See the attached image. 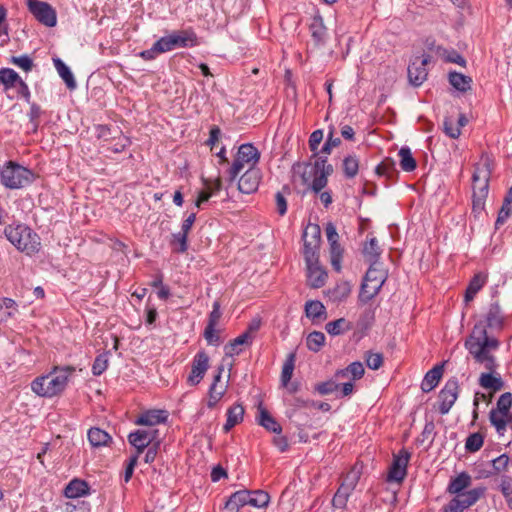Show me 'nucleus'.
<instances>
[{
  "label": "nucleus",
  "instance_id": "1",
  "mask_svg": "<svg viewBox=\"0 0 512 512\" xmlns=\"http://www.w3.org/2000/svg\"><path fill=\"white\" fill-rule=\"evenodd\" d=\"M499 345V341L494 337H489L486 328L482 325H475L472 334L464 343L474 361L487 371H495L498 367L492 352L496 351Z\"/></svg>",
  "mask_w": 512,
  "mask_h": 512
},
{
  "label": "nucleus",
  "instance_id": "2",
  "mask_svg": "<svg viewBox=\"0 0 512 512\" xmlns=\"http://www.w3.org/2000/svg\"><path fill=\"white\" fill-rule=\"evenodd\" d=\"M74 372L75 368L73 366H55L48 375L33 380L31 389L41 397H54L64 391L69 377Z\"/></svg>",
  "mask_w": 512,
  "mask_h": 512
},
{
  "label": "nucleus",
  "instance_id": "3",
  "mask_svg": "<svg viewBox=\"0 0 512 512\" xmlns=\"http://www.w3.org/2000/svg\"><path fill=\"white\" fill-rule=\"evenodd\" d=\"M4 234L11 244L28 255L39 250L40 239L38 235L26 225H8L4 230Z\"/></svg>",
  "mask_w": 512,
  "mask_h": 512
},
{
  "label": "nucleus",
  "instance_id": "4",
  "mask_svg": "<svg viewBox=\"0 0 512 512\" xmlns=\"http://www.w3.org/2000/svg\"><path fill=\"white\" fill-rule=\"evenodd\" d=\"M387 279V272L382 266L370 265L361 284L358 300L366 304L378 295Z\"/></svg>",
  "mask_w": 512,
  "mask_h": 512
},
{
  "label": "nucleus",
  "instance_id": "5",
  "mask_svg": "<svg viewBox=\"0 0 512 512\" xmlns=\"http://www.w3.org/2000/svg\"><path fill=\"white\" fill-rule=\"evenodd\" d=\"M260 152L251 143L242 144L237 151L236 157L228 169L229 182L235 181L239 173L247 167V169H255L259 162Z\"/></svg>",
  "mask_w": 512,
  "mask_h": 512
},
{
  "label": "nucleus",
  "instance_id": "6",
  "mask_svg": "<svg viewBox=\"0 0 512 512\" xmlns=\"http://www.w3.org/2000/svg\"><path fill=\"white\" fill-rule=\"evenodd\" d=\"M34 179V174L27 168L12 161L7 162L0 170L1 183L9 189H20L29 185Z\"/></svg>",
  "mask_w": 512,
  "mask_h": 512
},
{
  "label": "nucleus",
  "instance_id": "7",
  "mask_svg": "<svg viewBox=\"0 0 512 512\" xmlns=\"http://www.w3.org/2000/svg\"><path fill=\"white\" fill-rule=\"evenodd\" d=\"M490 171L486 166L475 168L473 181V210H483L489 190Z\"/></svg>",
  "mask_w": 512,
  "mask_h": 512
},
{
  "label": "nucleus",
  "instance_id": "8",
  "mask_svg": "<svg viewBox=\"0 0 512 512\" xmlns=\"http://www.w3.org/2000/svg\"><path fill=\"white\" fill-rule=\"evenodd\" d=\"M158 42L163 53L176 48L194 47L198 44L197 35L191 29L173 32L161 37Z\"/></svg>",
  "mask_w": 512,
  "mask_h": 512
},
{
  "label": "nucleus",
  "instance_id": "9",
  "mask_svg": "<svg viewBox=\"0 0 512 512\" xmlns=\"http://www.w3.org/2000/svg\"><path fill=\"white\" fill-rule=\"evenodd\" d=\"M315 157V162L310 164V169L313 170V180L310 184V190L318 194L326 187L328 177L333 173L334 169L331 164H328L326 156L317 155Z\"/></svg>",
  "mask_w": 512,
  "mask_h": 512
},
{
  "label": "nucleus",
  "instance_id": "10",
  "mask_svg": "<svg viewBox=\"0 0 512 512\" xmlns=\"http://www.w3.org/2000/svg\"><path fill=\"white\" fill-rule=\"evenodd\" d=\"M28 8L32 15L43 25L54 27L57 23L56 11L47 2L28 0Z\"/></svg>",
  "mask_w": 512,
  "mask_h": 512
},
{
  "label": "nucleus",
  "instance_id": "11",
  "mask_svg": "<svg viewBox=\"0 0 512 512\" xmlns=\"http://www.w3.org/2000/svg\"><path fill=\"white\" fill-rule=\"evenodd\" d=\"M459 394V383L456 378H451L447 380L444 387L439 392L438 400H439V412L442 415L447 414L455 401L458 398Z\"/></svg>",
  "mask_w": 512,
  "mask_h": 512
},
{
  "label": "nucleus",
  "instance_id": "12",
  "mask_svg": "<svg viewBox=\"0 0 512 512\" xmlns=\"http://www.w3.org/2000/svg\"><path fill=\"white\" fill-rule=\"evenodd\" d=\"M409 459L410 453L404 449H402L398 455H394L387 481L401 483L407 475Z\"/></svg>",
  "mask_w": 512,
  "mask_h": 512
},
{
  "label": "nucleus",
  "instance_id": "13",
  "mask_svg": "<svg viewBox=\"0 0 512 512\" xmlns=\"http://www.w3.org/2000/svg\"><path fill=\"white\" fill-rule=\"evenodd\" d=\"M209 367V357L206 352H198L192 361L191 372L187 382L191 386L197 385L204 377Z\"/></svg>",
  "mask_w": 512,
  "mask_h": 512
},
{
  "label": "nucleus",
  "instance_id": "14",
  "mask_svg": "<svg viewBox=\"0 0 512 512\" xmlns=\"http://www.w3.org/2000/svg\"><path fill=\"white\" fill-rule=\"evenodd\" d=\"M430 55H423L420 59L417 57L408 66V78L414 86H420L427 78L428 71L426 65L430 62Z\"/></svg>",
  "mask_w": 512,
  "mask_h": 512
},
{
  "label": "nucleus",
  "instance_id": "15",
  "mask_svg": "<svg viewBox=\"0 0 512 512\" xmlns=\"http://www.w3.org/2000/svg\"><path fill=\"white\" fill-rule=\"evenodd\" d=\"M261 173L258 168L247 169L238 181V189L244 194H250L258 189Z\"/></svg>",
  "mask_w": 512,
  "mask_h": 512
},
{
  "label": "nucleus",
  "instance_id": "16",
  "mask_svg": "<svg viewBox=\"0 0 512 512\" xmlns=\"http://www.w3.org/2000/svg\"><path fill=\"white\" fill-rule=\"evenodd\" d=\"M362 253L365 260L369 262L370 265L382 266V263L379 261L382 250L376 237L372 235L367 236V240L363 245Z\"/></svg>",
  "mask_w": 512,
  "mask_h": 512
},
{
  "label": "nucleus",
  "instance_id": "17",
  "mask_svg": "<svg viewBox=\"0 0 512 512\" xmlns=\"http://www.w3.org/2000/svg\"><path fill=\"white\" fill-rule=\"evenodd\" d=\"M489 420L499 435H503L508 424L512 423V413L492 408L489 412Z\"/></svg>",
  "mask_w": 512,
  "mask_h": 512
},
{
  "label": "nucleus",
  "instance_id": "18",
  "mask_svg": "<svg viewBox=\"0 0 512 512\" xmlns=\"http://www.w3.org/2000/svg\"><path fill=\"white\" fill-rule=\"evenodd\" d=\"M307 278L312 288H320L325 285L327 272L321 267L320 262L317 264H306Z\"/></svg>",
  "mask_w": 512,
  "mask_h": 512
},
{
  "label": "nucleus",
  "instance_id": "19",
  "mask_svg": "<svg viewBox=\"0 0 512 512\" xmlns=\"http://www.w3.org/2000/svg\"><path fill=\"white\" fill-rule=\"evenodd\" d=\"M167 412L164 410H149L142 413L135 421L138 425L154 427L167 420Z\"/></svg>",
  "mask_w": 512,
  "mask_h": 512
},
{
  "label": "nucleus",
  "instance_id": "20",
  "mask_svg": "<svg viewBox=\"0 0 512 512\" xmlns=\"http://www.w3.org/2000/svg\"><path fill=\"white\" fill-rule=\"evenodd\" d=\"M479 385L484 389L498 392L503 389L504 381L502 380L499 373L495 371H487L482 373L479 377Z\"/></svg>",
  "mask_w": 512,
  "mask_h": 512
},
{
  "label": "nucleus",
  "instance_id": "21",
  "mask_svg": "<svg viewBox=\"0 0 512 512\" xmlns=\"http://www.w3.org/2000/svg\"><path fill=\"white\" fill-rule=\"evenodd\" d=\"M444 370V364H438L429 370L421 383V389L423 392L432 391L439 383Z\"/></svg>",
  "mask_w": 512,
  "mask_h": 512
},
{
  "label": "nucleus",
  "instance_id": "22",
  "mask_svg": "<svg viewBox=\"0 0 512 512\" xmlns=\"http://www.w3.org/2000/svg\"><path fill=\"white\" fill-rule=\"evenodd\" d=\"M486 488L483 486L473 488L466 492H460L456 495L455 499H458L464 509L474 505L484 494Z\"/></svg>",
  "mask_w": 512,
  "mask_h": 512
},
{
  "label": "nucleus",
  "instance_id": "23",
  "mask_svg": "<svg viewBox=\"0 0 512 512\" xmlns=\"http://www.w3.org/2000/svg\"><path fill=\"white\" fill-rule=\"evenodd\" d=\"M244 407L242 404L236 403L228 408L226 423L223 426L225 432H229L235 425L242 422L244 417Z\"/></svg>",
  "mask_w": 512,
  "mask_h": 512
},
{
  "label": "nucleus",
  "instance_id": "24",
  "mask_svg": "<svg viewBox=\"0 0 512 512\" xmlns=\"http://www.w3.org/2000/svg\"><path fill=\"white\" fill-rule=\"evenodd\" d=\"M128 441L133 447H135V449H136L135 455H138V456L142 452H144V450L149 445H151L150 440L147 437L146 430H144V429H138L136 431L129 433Z\"/></svg>",
  "mask_w": 512,
  "mask_h": 512
},
{
  "label": "nucleus",
  "instance_id": "25",
  "mask_svg": "<svg viewBox=\"0 0 512 512\" xmlns=\"http://www.w3.org/2000/svg\"><path fill=\"white\" fill-rule=\"evenodd\" d=\"M248 490H240L233 493L225 503L228 512H238L241 507L248 505Z\"/></svg>",
  "mask_w": 512,
  "mask_h": 512
},
{
  "label": "nucleus",
  "instance_id": "26",
  "mask_svg": "<svg viewBox=\"0 0 512 512\" xmlns=\"http://www.w3.org/2000/svg\"><path fill=\"white\" fill-rule=\"evenodd\" d=\"M309 30L311 36L317 46L323 45L326 41L327 29L323 23V19L320 16L314 17Z\"/></svg>",
  "mask_w": 512,
  "mask_h": 512
},
{
  "label": "nucleus",
  "instance_id": "27",
  "mask_svg": "<svg viewBox=\"0 0 512 512\" xmlns=\"http://www.w3.org/2000/svg\"><path fill=\"white\" fill-rule=\"evenodd\" d=\"M258 424L264 427L267 431L280 434L282 431L281 425L270 415L268 410L262 405H259Z\"/></svg>",
  "mask_w": 512,
  "mask_h": 512
},
{
  "label": "nucleus",
  "instance_id": "28",
  "mask_svg": "<svg viewBox=\"0 0 512 512\" xmlns=\"http://www.w3.org/2000/svg\"><path fill=\"white\" fill-rule=\"evenodd\" d=\"M503 319L499 304L497 302L491 303L486 314V326L491 329H501Z\"/></svg>",
  "mask_w": 512,
  "mask_h": 512
},
{
  "label": "nucleus",
  "instance_id": "29",
  "mask_svg": "<svg viewBox=\"0 0 512 512\" xmlns=\"http://www.w3.org/2000/svg\"><path fill=\"white\" fill-rule=\"evenodd\" d=\"M89 493V486L84 480L73 479L64 490L67 498H78Z\"/></svg>",
  "mask_w": 512,
  "mask_h": 512
},
{
  "label": "nucleus",
  "instance_id": "30",
  "mask_svg": "<svg viewBox=\"0 0 512 512\" xmlns=\"http://www.w3.org/2000/svg\"><path fill=\"white\" fill-rule=\"evenodd\" d=\"M88 440L93 447L107 446L112 437L105 431L98 427H92L88 430Z\"/></svg>",
  "mask_w": 512,
  "mask_h": 512
},
{
  "label": "nucleus",
  "instance_id": "31",
  "mask_svg": "<svg viewBox=\"0 0 512 512\" xmlns=\"http://www.w3.org/2000/svg\"><path fill=\"white\" fill-rule=\"evenodd\" d=\"M54 67L69 89L76 88V81L70 68L60 59H53Z\"/></svg>",
  "mask_w": 512,
  "mask_h": 512
},
{
  "label": "nucleus",
  "instance_id": "32",
  "mask_svg": "<svg viewBox=\"0 0 512 512\" xmlns=\"http://www.w3.org/2000/svg\"><path fill=\"white\" fill-rule=\"evenodd\" d=\"M470 485L471 476L466 472H462L455 478L451 479L447 490L449 493L457 495L468 488Z\"/></svg>",
  "mask_w": 512,
  "mask_h": 512
},
{
  "label": "nucleus",
  "instance_id": "33",
  "mask_svg": "<svg viewBox=\"0 0 512 512\" xmlns=\"http://www.w3.org/2000/svg\"><path fill=\"white\" fill-rule=\"evenodd\" d=\"M448 79L449 83L460 92L471 89L472 79L469 76L453 71L449 73Z\"/></svg>",
  "mask_w": 512,
  "mask_h": 512
},
{
  "label": "nucleus",
  "instance_id": "34",
  "mask_svg": "<svg viewBox=\"0 0 512 512\" xmlns=\"http://www.w3.org/2000/svg\"><path fill=\"white\" fill-rule=\"evenodd\" d=\"M353 328L352 323L345 318L330 321L325 325V330L331 336L342 335Z\"/></svg>",
  "mask_w": 512,
  "mask_h": 512
},
{
  "label": "nucleus",
  "instance_id": "35",
  "mask_svg": "<svg viewBox=\"0 0 512 512\" xmlns=\"http://www.w3.org/2000/svg\"><path fill=\"white\" fill-rule=\"evenodd\" d=\"M352 286L348 281H341L329 291V296L334 302H342L351 294Z\"/></svg>",
  "mask_w": 512,
  "mask_h": 512
},
{
  "label": "nucleus",
  "instance_id": "36",
  "mask_svg": "<svg viewBox=\"0 0 512 512\" xmlns=\"http://www.w3.org/2000/svg\"><path fill=\"white\" fill-rule=\"evenodd\" d=\"M486 283V276L481 273L475 274L470 280L465 292V302H470Z\"/></svg>",
  "mask_w": 512,
  "mask_h": 512
},
{
  "label": "nucleus",
  "instance_id": "37",
  "mask_svg": "<svg viewBox=\"0 0 512 512\" xmlns=\"http://www.w3.org/2000/svg\"><path fill=\"white\" fill-rule=\"evenodd\" d=\"M353 491L354 490H352L351 488H348L343 484H340L339 488L337 489L332 499L333 507H335L336 509L346 508L348 499Z\"/></svg>",
  "mask_w": 512,
  "mask_h": 512
},
{
  "label": "nucleus",
  "instance_id": "38",
  "mask_svg": "<svg viewBox=\"0 0 512 512\" xmlns=\"http://www.w3.org/2000/svg\"><path fill=\"white\" fill-rule=\"evenodd\" d=\"M353 491L354 490H352L351 488H348L343 484H340L339 488L337 489L332 499L333 507H335L336 509L346 508L348 499Z\"/></svg>",
  "mask_w": 512,
  "mask_h": 512
},
{
  "label": "nucleus",
  "instance_id": "39",
  "mask_svg": "<svg viewBox=\"0 0 512 512\" xmlns=\"http://www.w3.org/2000/svg\"><path fill=\"white\" fill-rule=\"evenodd\" d=\"M353 491L354 490H352L351 488H348L343 484H340L339 488L337 489L332 499L333 507H335L336 509L346 508L348 499Z\"/></svg>",
  "mask_w": 512,
  "mask_h": 512
},
{
  "label": "nucleus",
  "instance_id": "40",
  "mask_svg": "<svg viewBox=\"0 0 512 512\" xmlns=\"http://www.w3.org/2000/svg\"><path fill=\"white\" fill-rule=\"evenodd\" d=\"M512 213V187L508 190L504 202L502 204V207L498 213V217L496 219V227L498 228L499 225L504 224V222L509 218V216Z\"/></svg>",
  "mask_w": 512,
  "mask_h": 512
},
{
  "label": "nucleus",
  "instance_id": "41",
  "mask_svg": "<svg viewBox=\"0 0 512 512\" xmlns=\"http://www.w3.org/2000/svg\"><path fill=\"white\" fill-rule=\"evenodd\" d=\"M296 353L291 352L287 355L286 360L282 367L281 382L283 386H287L292 378L293 371L295 368Z\"/></svg>",
  "mask_w": 512,
  "mask_h": 512
},
{
  "label": "nucleus",
  "instance_id": "42",
  "mask_svg": "<svg viewBox=\"0 0 512 512\" xmlns=\"http://www.w3.org/2000/svg\"><path fill=\"white\" fill-rule=\"evenodd\" d=\"M362 475V466L355 464L347 473L343 476L341 484L354 490Z\"/></svg>",
  "mask_w": 512,
  "mask_h": 512
},
{
  "label": "nucleus",
  "instance_id": "43",
  "mask_svg": "<svg viewBox=\"0 0 512 512\" xmlns=\"http://www.w3.org/2000/svg\"><path fill=\"white\" fill-rule=\"evenodd\" d=\"M270 496L263 490L249 491L248 505L256 508H264L269 504Z\"/></svg>",
  "mask_w": 512,
  "mask_h": 512
},
{
  "label": "nucleus",
  "instance_id": "44",
  "mask_svg": "<svg viewBox=\"0 0 512 512\" xmlns=\"http://www.w3.org/2000/svg\"><path fill=\"white\" fill-rule=\"evenodd\" d=\"M304 243H310L312 246L319 245L321 243V229L317 224H308L303 232Z\"/></svg>",
  "mask_w": 512,
  "mask_h": 512
},
{
  "label": "nucleus",
  "instance_id": "45",
  "mask_svg": "<svg viewBox=\"0 0 512 512\" xmlns=\"http://www.w3.org/2000/svg\"><path fill=\"white\" fill-rule=\"evenodd\" d=\"M305 313L308 318L318 319L325 316L326 308L318 300H309L305 304Z\"/></svg>",
  "mask_w": 512,
  "mask_h": 512
},
{
  "label": "nucleus",
  "instance_id": "46",
  "mask_svg": "<svg viewBox=\"0 0 512 512\" xmlns=\"http://www.w3.org/2000/svg\"><path fill=\"white\" fill-rule=\"evenodd\" d=\"M398 154L402 170L411 172L416 169V160L413 158L411 150L408 147H402Z\"/></svg>",
  "mask_w": 512,
  "mask_h": 512
},
{
  "label": "nucleus",
  "instance_id": "47",
  "mask_svg": "<svg viewBox=\"0 0 512 512\" xmlns=\"http://www.w3.org/2000/svg\"><path fill=\"white\" fill-rule=\"evenodd\" d=\"M329 246L331 265L335 271L340 272L343 249L339 244V241L329 242Z\"/></svg>",
  "mask_w": 512,
  "mask_h": 512
},
{
  "label": "nucleus",
  "instance_id": "48",
  "mask_svg": "<svg viewBox=\"0 0 512 512\" xmlns=\"http://www.w3.org/2000/svg\"><path fill=\"white\" fill-rule=\"evenodd\" d=\"M249 343L251 342L248 339V334L242 333L225 346V355L230 357L233 355H238L242 351V349H240L239 346Z\"/></svg>",
  "mask_w": 512,
  "mask_h": 512
},
{
  "label": "nucleus",
  "instance_id": "49",
  "mask_svg": "<svg viewBox=\"0 0 512 512\" xmlns=\"http://www.w3.org/2000/svg\"><path fill=\"white\" fill-rule=\"evenodd\" d=\"M343 172L346 178L352 179L358 174L359 160L354 155H349L343 159Z\"/></svg>",
  "mask_w": 512,
  "mask_h": 512
},
{
  "label": "nucleus",
  "instance_id": "50",
  "mask_svg": "<svg viewBox=\"0 0 512 512\" xmlns=\"http://www.w3.org/2000/svg\"><path fill=\"white\" fill-rule=\"evenodd\" d=\"M365 372L364 366L361 362L355 361L352 362L346 369H342L337 371V377H345L347 374H351L354 380L360 379L363 377Z\"/></svg>",
  "mask_w": 512,
  "mask_h": 512
},
{
  "label": "nucleus",
  "instance_id": "51",
  "mask_svg": "<svg viewBox=\"0 0 512 512\" xmlns=\"http://www.w3.org/2000/svg\"><path fill=\"white\" fill-rule=\"evenodd\" d=\"M20 79V76L13 69H0V82L5 86L6 89L13 87L20 81Z\"/></svg>",
  "mask_w": 512,
  "mask_h": 512
},
{
  "label": "nucleus",
  "instance_id": "52",
  "mask_svg": "<svg viewBox=\"0 0 512 512\" xmlns=\"http://www.w3.org/2000/svg\"><path fill=\"white\" fill-rule=\"evenodd\" d=\"M325 343V335L320 331H313L307 337V347L310 351L318 352Z\"/></svg>",
  "mask_w": 512,
  "mask_h": 512
},
{
  "label": "nucleus",
  "instance_id": "53",
  "mask_svg": "<svg viewBox=\"0 0 512 512\" xmlns=\"http://www.w3.org/2000/svg\"><path fill=\"white\" fill-rule=\"evenodd\" d=\"M483 443H484V436L479 432H475V433L470 434L467 437V439L465 441V449H466V451H468L470 453H474L481 449V447L483 446Z\"/></svg>",
  "mask_w": 512,
  "mask_h": 512
},
{
  "label": "nucleus",
  "instance_id": "54",
  "mask_svg": "<svg viewBox=\"0 0 512 512\" xmlns=\"http://www.w3.org/2000/svg\"><path fill=\"white\" fill-rule=\"evenodd\" d=\"M294 173L300 174L302 183L304 185H308V189H310V179L313 177V170L310 169V163H295L293 165Z\"/></svg>",
  "mask_w": 512,
  "mask_h": 512
},
{
  "label": "nucleus",
  "instance_id": "55",
  "mask_svg": "<svg viewBox=\"0 0 512 512\" xmlns=\"http://www.w3.org/2000/svg\"><path fill=\"white\" fill-rule=\"evenodd\" d=\"M319 249V245L312 246L310 243H304L303 254L306 264H317L319 261Z\"/></svg>",
  "mask_w": 512,
  "mask_h": 512
},
{
  "label": "nucleus",
  "instance_id": "56",
  "mask_svg": "<svg viewBox=\"0 0 512 512\" xmlns=\"http://www.w3.org/2000/svg\"><path fill=\"white\" fill-rule=\"evenodd\" d=\"M227 384H221L220 390H217L216 385H211L209 388V399H208V407L213 408L220 399L224 396L226 393Z\"/></svg>",
  "mask_w": 512,
  "mask_h": 512
},
{
  "label": "nucleus",
  "instance_id": "57",
  "mask_svg": "<svg viewBox=\"0 0 512 512\" xmlns=\"http://www.w3.org/2000/svg\"><path fill=\"white\" fill-rule=\"evenodd\" d=\"M500 490L507 502L508 507L512 510V478L505 476L501 480Z\"/></svg>",
  "mask_w": 512,
  "mask_h": 512
},
{
  "label": "nucleus",
  "instance_id": "58",
  "mask_svg": "<svg viewBox=\"0 0 512 512\" xmlns=\"http://www.w3.org/2000/svg\"><path fill=\"white\" fill-rule=\"evenodd\" d=\"M108 367V353L98 355L92 365V373L100 376Z\"/></svg>",
  "mask_w": 512,
  "mask_h": 512
},
{
  "label": "nucleus",
  "instance_id": "59",
  "mask_svg": "<svg viewBox=\"0 0 512 512\" xmlns=\"http://www.w3.org/2000/svg\"><path fill=\"white\" fill-rule=\"evenodd\" d=\"M375 171L380 176L391 177L395 172V162L390 158H386L377 165Z\"/></svg>",
  "mask_w": 512,
  "mask_h": 512
},
{
  "label": "nucleus",
  "instance_id": "60",
  "mask_svg": "<svg viewBox=\"0 0 512 512\" xmlns=\"http://www.w3.org/2000/svg\"><path fill=\"white\" fill-rule=\"evenodd\" d=\"M365 362L368 368L378 370L383 365V355L368 351L365 353Z\"/></svg>",
  "mask_w": 512,
  "mask_h": 512
},
{
  "label": "nucleus",
  "instance_id": "61",
  "mask_svg": "<svg viewBox=\"0 0 512 512\" xmlns=\"http://www.w3.org/2000/svg\"><path fill=\"white\" fill-rule=\"evenodd\" d=\"M493 472H489V475L491 474H498L500 472L506 471L508 464H509V457L506 454H502L498 456L497 458L493 459L491 461Z\"/></svg>",
  "mask_w": 512,
  "mask_h": 512
},
{
  "label": "nucleus",
  "instance_id": "62",
  "mask_svg": "<svg viewBox=\"0 0 512 512\" xmlns=\"http://www.w3.org/2000/svg\"><path fill=\"white\" fill-rule=\"evenodd\" d=\"M339 387H340V385L338 383H336V381L328 380V381L316 384L315 390L320 395H328V394H331V393L337 391Z\"/></svg>",
  "mask_w": 512,
  "mask_h": 512
},
{
  "label": "nucleus",
  "instance_id": "63",
  "mask_svg": "<svg viewBox=\"0 0 512 512\" xmlns=\"http://www.w3.org/2000/svg\"><path fill=\"white\" fill-rule=\"evenodd\" d=\"M323 140V131L321 129L315 130L309 137V148L313 152V156L318 155V147Z\"/></svg>",
  "mask_w": 512,
  "mask_h": 512
},
{
  "label": "nucleus",
  "instance_id": "64",
  "mask_svg": "<svg viewBox=\"0 0 512 512\" xmlns=\"http://www.w3.org/2000/svg\"><path fill=\"white\" fill-rule=\"evenodd\" d=\"M511 407H512V394L510 392H505L498 398L495 409L511 413V411H510Z\"/></svg>",
  "mask_w": 512,
  "mask_h": 512
}]
</instances>
